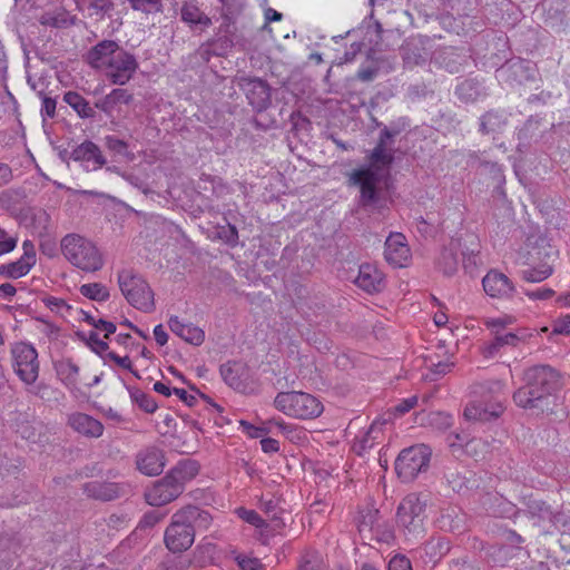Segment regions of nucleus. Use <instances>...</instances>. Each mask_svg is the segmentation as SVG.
<instances>
[{"instance_id":"a18cd8bd","label":"nucleus","mask_w":570,"mask_h":570,"mask_svg":"<svg viewBox=\"0 0 570 570\" xmlns=\"http://www.w3.org/2000/svg\"><path fill=\"white\" fill-rule=\"evenodd\" d=\"M213 237L222 239L226 245L235 246L237 244L238 233L235 226L227 224L215 228Z\"/></svg>"},{"instance_id":"393cba45","label":"nucleus","mask_w":570,"mask_h":570,"mask_svg":"<svg viewBox=\"0 0 570 570\" xmlns=\"http://www.w3.org/2000/svg\"><path fill=\"white\" fill-rule=\"evenodd\" d=\"M36 253L23 252V255L18 261L2 264L0 266V275L9 278H20L27 275L37 262Z\"/></svg>"},{"instance_id":"473e14b6","label":"nucleus","mask_w":570,"mask_h":570,"mask_svg":"<svg viewBox=\"0 0 570 570\" xmlns=\"http://www.w3.org/2000/svg\"><path fill=\"white\" fill-rule=\"evenodd\" d=\"M63 101L68 104L81 118H94L95 108L78 92L68 91L63 95Z\"/></svg>"},{"instance_id":"f3484780","label":"nucleus","mask_w":570,"mask_h":570,"mask_svg":"<svg viewBox=\"0 0 570 570\" xmlns=\"http://www.w3.org/2000/svg\"><path fill=\"white\" fill-rule=\"evenodd\" d=\"M136 465L145 475H158L163 472L165 466L164 453L155 446L146 448L137 453Z\"/></svg>"},{"instance_id":"e2e57ef3","label":"nucleus","mask_w":570,"mask_h":570,"mask_svg":"<svg viewBox=\"0 0 570 570\" xmlns=\"http://www.w3.org/2000/svg\"><path fill=\"white\" fill-rule=\"evenodd\" d=\"M407 245L406 237L402 233H391L385 240L387 249H397Z\"/></svg>"},{"instance_id":"7ed1b4c3","label":"nucleus","mask_w":570,"mask_h":570,"mask_svg":"<svg viewBox=\"0 0 570 570\" xmlns=\"http://www.w3.org/2000/svg\"><path fill=\"white\" fill-rule=\"evenodd\" d=\"M11 366L14 374L27 386H32L29 392L43 399V392L48 389L46 384L35 386L40 372V362L36 347L28 342H16L10 348Z\"/></svg>"},{"instance_id":"dca6fc26","label":"nucleus","mask_w":570,"mask_h":570,"mask_svg":"<svg viewBox=\"0 0 570 570\" xmlns=\"http://www.w3.org/2000/svg\"><path fill=\"white\" fill-rule=\"evenodd\" d=\"M119 47L114 40L99 41L86 53L85 60L94 69L105 71Z\"/></svg>"},{"instance_id":"0e129e2a","label":"nucleus","mask_w":570,"mask_h":570,"mask_svg":"<svg viewBox=\"0 0 570 570\" xmlns=\"http://www.w3.org/2000/svg\"><path fill=\"white\" fill-rule=\"evenodd\" d=\"M478 263H479L478 253H475V252L462 253V266L466 273L472 274L474 272V269L476 268Z\"/></svg>"},{"instance_id":"412c9836","label":"nucleus","mask_w":570,"mask_h":570,"mask_svg":"<svg viewBox=\"0 0 570 570\" xmlns=\"http://www.w3.org/2000/svg\"><path fill=\"white\" fill-rule=\"evenodd\" d=\"M169 330L185 342L199 346L205 341V332L193 325L184 323L178 316H170L168 320Z\"/></svg>"},{"instance_id":"79ce46f5","label":"nucleus","mask_w":570,"mask_h":570,"mask_svg":"<svg viewBox=\"0 0 570 570\" xmlns=\"http://www.w3.org/2000/svg\"><path fill=\"white\" fill-rule=\"evenodd\" d=\"M131 9L146 14L161 13L164 10L163 0H128Z\"/></svg>"},{"instance_id":"864d4df0","label":"nucleus","mask_w":570,"mask_h":570,"mask_svg":"<svg viewBox=\"0 0 570 570\" xmlns=\"http://www.w3.org/2000/svg\"><path fill=\"white\" fill-rule=\"evenodd\" d=\"M429 424L438 430H446L452 425V416L443 412L429 414Z\"/></svg>"},{"instance_id":"9b49d317","label":"nucleus","mask_w":570,"mask_h":570,"mask_svg":"<svg viewBox=\"0 0 570 570\" xmlns=\"http://www.w3.org/2000/svg\"><path fill=\"white\" fill-rule=\"evenodd\" d=\"M400 50L407 67L421 66L429 59L432 60L434 52L431 39L420 35L407 38Z\"/></svg>"},{"instance_id":"8fccbe9b","label":"nucleus","mask_w":570,"mask_h":570,"mask_svg":"<svg viewBox=\"0 0 570 570\" xmlns=\"http://www.w3.org/2000/svg\"><path fill=\"white\" fill-rule=\"evenodd\" d=\"M529 511L531 514L539 517L541 520H548L549 522L553 521V512L550 507L542 501H532L529 504Z\"/></svg>"},{"instance_id":"603ef678","label":"nucleus","mask_w":570,"mask_h":570,"mask_svg":"<svg viewBox=\"0 0 570 570\" xmlns=\"http://www.w3.org/2000/svg\"><path fill=\"white\" fill-rule=\"evenodd\" d=\"M88 242L78 234H68L61 239V249H86Z\"/></svg>"},{"instance_id":"a878e982","label":"nucleus","mask_w":570,"mask_h":570,"mask_svg":"<svg viewBox=\"0 0 570 570\" xmlns=\"http://www.w3.org/2000/svg\"><path fill=\"white\" fill-rule=\"evenodd\" d=\"M38 21L43 27L62 29L72 26L76 21V16L71 14L67 9L59 7L45 11Z\"/></svg>"},{"instance_id":"c756f323","label":"nucleus","mask_w":570,"mask_h":570,"mask_svg":"<svg viewBox=\"0 0 570 570\" xmlns=\"http://www.w3.org/2000/svg\"><path fill=\"white\" fill-rule=\"evenodd\" d=\"M177 512L181 514L185 522H187L188 525H190L194 533L196 530L207 529L212 522L210 514L207 511L202 510L200 508L195 505L185 507Z\"/></svg>"},{"instance_id":"aec40b11","label":"nucleus","mask_w":570,"mask_h":570,"mask_svg":"<svg viewBox=\"0 0 570 570\" xmlns=\"http://www.w3.org/2000/svg\"><path fill=\"white\" fill-rule=\"evenodd\" d=\"M67 424L77 433L97 439L104 433V425L100 421L95 417L81 413L75 412L68 415Z\"/></svg>"},{"instance_id":"1a4fd4ad","label":"nucleus","mask_w":570,"mask_h":570,"mask_svg":"<svg viewBox=\"0 0 570 570\" xmlns=\"http://www.w3.org/2000/svg\"><path fill=\"white\" fill-rule=\"evenodd\" d=\"M138 67L136 57L119 47L105 73L112 83L122 86L132 78Z\"/></svg>"},{"instance_id":"6e6d98bb","label":"nucleus","mask_w":570,"mask_h":570,"mask_svg":"<svg viewBox=\"0 0 570 570\" xmlns=\"http://www.w3.org/2000/svg\"><path fill=\"white\" fill-rule=\"evenodd\" d=\"M298 570H322L320 558L316 553H306L298 563Z\"/></svg>"},{"instance_id":"6ab92c4d","label":"nucleus","mask_w":570,"mask_h":570,"mask_svg":"<svg viewBox=\"0 0 570 570\" xmlns=\"http://www.w3.org/2000/svg\"><path fill=\"white\" fill-rule=\"evenodd\" d=\"M219 372L228 386L243 393L246 392L248 387V370L245 364L237 361H229L220 365Z\"/></svg>"},{"instance_id":"39448f33","label":"nucleus","mask_w":570,"mask_h":570,"mask_svg":"<svg viewBox=\"0 0 570 570\" xmlns=\"http://www.w3.org/2000/svg\"><path fill=\"white\" fill-rule=\"evenodd\" d=\"M275 407L287 416L311 420L320 416L324 406L314 395L305 392H279L274 400Z\"/></svg>"},{"instance_id":"bb28decb","label":"nucleus","mask_w":570,"mask_h":570,"mask_svg":"<svg viewBox=\"0 0 570 570\" xmlns=\"http://www.w3.org/2000/svg\"><path fill=\"white\" fill-rule=\"evenodd\" d=\"M502 411L503 407L500 403H495L489 410L480 402H471L464 409L463 415L468 421L488 422L499 417Z\"/></svg>"},{"instance_id":"de8ad7c7","label":"nucleus","mask_w":570,"mask_h":570,"mask_svg":"<svg viewBox=\"0 0 570 570\" xmlns=\"http://www.w3.org/2000/svg\"><path fill=\"white\" fill-rule=\"evenodd\" d=\"M508 70H510L513 76L518 77L520 82L522 80H532L534 78L533 68L525 61L513 62L509 66Z\"/></svg>"},{"instance_id":"e433bc0d","label":"nucleus","mask_w":570,"mask_h":570,"mask_svg":"<svg viewBox=\"0 0 570 570\" xmlns=\"http://www.w3.org/2000/svg\"><path fill=\"white\" fill-rule=\"evenodd\" d=\"M58 377L66 386H73L78 380L79 367L70 360H62L55 364Z\"/></svg>"},{"instance_id":"09e8293b","label":"nucleus","mask_w":570,"mask_h":570,"mask_svg":"<svg viewBox=\"0 0 570 570\" xmlns=\"http://www.w3.org/2000/svg\"><path fill=\"white\" fill-rule=\"evenodd\" d=\"M281 500L275 495H263L261 499V509L273 520H281L278 517Z\"/></svg>"},{"instance_id":"a19ab883","label":"nucleus","mask_w":570,"mask_h":570,"mask_svg":"<svg viewBox=\"0 0 570 570\" xmlns=\"http://www.w3.org/2000/svg\"><path fill=\"white\" fill-rule=\"evenodd\" d=\"M129 395L131 401L147 413H154L158 409L154 397L139 389H129Z\"/></svg>"},{"instance_id":"ddd939ff","label":"nucleus","mask_w":570,"mask_h":570,"mask_svg":"<svg viewBox=\"0 0 570 570\" xmlns=\"http://www.w3.org/2000/svg\"><path fill=\"white\" fill-rule=\"evenodd\" d=\"M482 286L488 296L497 299H511L517 292L513 282L498 269H490L484 275Z\"/></svg>"},{"instance_id":"20e7f679","label":"nucleus","mask_w":570,"mask_h":570,"mask_svg":"<svg viewBox=\"0 0 570 570\" xmlns=\"http://www.w3.org/2000/svg\"><path fill=\"white\" fill-rule=\"evenodd\" d=\"M428 507V494L409 493L396 509V524L406 535L414 538L424 533L425 510Z\"/></svg>"},{"instance_id":"2eb2a0df","label":"nucleus","mask_w":570,"mask_h":570,"mask_svg":"<svg viewBox=\"0 0 570 570\" xmlns=\"http://www.w3.org/2000/svg\"><path fill=\"white\" fill-rule=\"evenodd\" d=\"M70 158L73 161L81 163L83 169L87 171L97 170L107 163L100 148L90 140L78 145L71 151Z\"/></svg>"},{"instance_id":"37998d69","label":"nucleus","mask_w":570,"mask_h":570,"mask_svg":"<svg viewBox=\"0 0 570 570\" xmlns=\"http://www.w3.org/2000/svg\"><path fill=\"white\" fill-rule=\"evenodd\" d=\"M384 259L393 268L407 267L412 262L411 252H383Z\"/></svg>"},{"instance_id":"f704fd0d","label":"nucleus","mask_w":570,"mask_h":570,"mask_svg":"<svg viewBox=\"0 0 570 570\" xmlns=\"http://www.w3.org/2000/svg\"><path fill=\"white\" fill-rule=\"evenodd\" d=\"M483 94V88L479 81L474 79H465L455 88V95L463 102L475 101Z\"/></svg>"},{"instance_id":"5fc2aeb1","label":"nucleus","mask_w":570,"mask_h":570,"mask_svg":"<svg viewBox=\"0 0 570 570\" xmlns=\"http://www.w3.org/2000/svg\"><path fill=\"white\" fill-rule=\"evenodd\" d=\"M444 476L449 485L455 492H460L466 487V478L456 471L448 470Z\"/></svg>"},{"instance_id":"c9c22d12","label":"nucleus","mask_w":570,"mask_h":570,"mask_svg":"<svg viewBox=\"0 0 570 570\" xmlns=\"http://www.w3.org/2000/svg\"><path fill=\"white\" fill-rule=\"evenodd\" d=\"M380 512L376 509L366 508L358 512V517L356 519L357 530L363 535L365 532H370L371 534L377 529L380 525Z\"/></svg>"},{"instance_id":"4c0bfd02","label":"nucleus","mask_w":570,"mask_h":570,"mask_svg":"<svg viewBox=\"0 0 570 570\" xmlns=\"http://www.w3.org/2000/svg\"><path fill=\"white\" fill-rule=\"evenodd\" d=\"M505 384L501 380H489L473 385V393L481 397H494L503 394Z\"/></svg>"},{"instance_id":"4d7b16f0","label":"nucleus","mask_w":570,"mask_h":570,"mask_svg":"<svg viewBox=\"0 0 570 570\" xmlns=\"http://www.w3.org/2000/svg\"><path fill=\"white\" fill-rule=\"evenodd\" d=\"M523 293L531 301H548L556 294V292L550 287L525 289Z\"/></svg>"},{"instance_id":"58836bf2","label":"nucleus","mask_w":570,"mask_h":570,"mask_svg":"<svg viewBox=\"0 0 570 570\" xmlns=\"http://www.w3.org/2000/svg\"><path fill=\"white\" fill-rule=\"evenodd\" d=\"M79 292L88 299L96 302H106L110 294L108 288L101 283H88L79 287Z\"/></svg>"},{"instance_id":"a211bd4d","label":"nucleus","mask_w":570,"mask_h":570,"mask_svg":"<svg viewBox=\"0 0 570 570\" xmlns=\"http://www.w3.org/2000/svg\"><path fill=\"white\" fill-rule=\"evenodd\" d=\"M520 342L521 336L518 333L495 331L493 340L484 342L479 350L484 358L490 360L498 356L507 347H517Z\"/></svg>"},{"instance_id":"5701e85b","label":"nucleus","mask_w":570,"mask_h":570,"mask_svg":"<svg viewBox=\"0 0 570 570\" xmlns=\"http://www.w3.org/2000/svg\"><path fill=\"white\" fill-rule=\"evenodd\" d=\"M432 61L445 68L449 72L455 73L460 71L465 61V56L454 47H444L433 52Z\"/></svg>"},{"instance_id":"4468645a","label":"nucleus","mask_w":570,"mask_h":570,"mask_svg":"<svg viewBox=\"0 0 570 570\" xmlns=\"http://www.w3.org/2000/svg\"><path fill=\"white\" fill-rule=\"evenodd\" d=\"M242 89L246 94L249 105L256 111H263L271 105V87L259 78H243Z\"/></svg>"},{"instance_id":"2f4dec72","label":"nucleus","mask_w":570,"mask_h":570,"mask_svg":"<svg viewBox=\"0 0 570 570\" xmlns=\"http://www.w3.org/2000/svg\"><path fill=\"white\" fill-rule=\"evenodd\" d=\"M85 490L89 495L102 501H111L119 494V489L115 483L89 482Z\"/></svg>"},{"instance_id":"ea45409f","label":"nucleus","mask_w":570,"mask_h":570,"mask_svg":"<svg viewBox=\"0 0 570 570\" xmlns=\"http://www.w3.org/2000/svg\"><path fill=\"white\" fill-rule=\"evenodd\" d=\"M436 265L440 272L445 276H452L459 268V256L456 252H441L436 259Z\"/></svg>"},{"instance_id":"49530a36","label":"nucleus","mask_w":570,"mask_h":570,"mask_svg":"<svg viewBox=\"0 0 570 570\" xmlns=\"http://www.w3.org/2000/svg\"><path fill=\"white\" fill-rule=\"evenodd\" d=\"M234 26L233 21L229 17H224L223 22L219 27V32H223L224 36L219 37L218 39L214 40V43L220 42V46L223 49L227 50L233 47V40L230 36L234 33Z\"/></svg>"},{"instance_id":"7c9ffc66","label":"nucleus","mask_w":570,"mask_h":570,"mask_svg":"<svg viewBox=\"0 0 570 570\" xmlns=\"http://www.w3.org/2000/svg\"><path fill=\"white\" fill-rule=\"evenodd\" d=\"M385 424V421H374L371 426L368 428L367 432L357 440L353 448L357 452V454H362L363 452L372 449L376 443L380 442L382 435H383V426Z\"/></svg>"},{"instance_id":"338daca9","label":"nucleus","mask_w":570,"mask_h":570,"mask_svg":"<svg viewBox=\"0 0 570 570\" xmlns=\"http://www.w3.org/2000/svg\"><path fill=\"white\" fill-rule=\"evenodd\" d=\"M88 344L96 353L99 354L108 350V344L105 341H102L99 337V335L94 331H91L88 335Z\"/></svg>"},{"instance_id":"052dcab7","label":"nucleus","mask_w":570,"mask_h":570,"mask_svg":"<svg viewBox=\"0 0 570 570\" xmlns=\"http://www.w3.org/2000/svg\"><path fill=\"white\" fill-rule=\"evenodd\" d=\"M163 518H164L163 513H160L158 511H149L144 514L142 519L139 522L138 528H140V529L153 528L160 520H163Z\"/></svg>"},{"instance_id":"cd10ccee","label":"nucleus","mask_w":570,"mask_h":570,"mask_svg":"<svg viewBox=\"0 0 570 570\" xmlns=\"http://www.w3.org/2000/svg\"><path fill=\"white\" fill-rule=\"evenodd\" d=\"M180 19L189 27L203 26L209 27L212 19L205 14L196 0H186L180 8Z\"/></svg>"},{"instance_id":"f03ea898","label":"nucleus","mask_w":570,"mask_h":570,"mask_svg":"<svg viewBox=\"0 0 570 570\" xmlns=\"http://www.w3.org/2000/svg\"><path fill=\"white\" fill-rule=\"evenodd\" d=\"M399 134L384 127L380 132L379 141L370 156V166L354 170L351 180L361 190L360 203L362 206H371L377 200V186L384 176L383 169H387L394 160L393 151L389 148L390 141Z\"/></svg>"},{"instance_id":"bf43d9fd","label":"nucleus","mask_w":570,"mask_h":570,"mask_svg":"<svg viewBox=\"0 0 570 570\" xmlns=\"http://www.w3.org/2000/svg\"><path fill=\"white\" fill-rule=\"evenodd\" d=\"M387 570H412V564L405 556L396 554L390 560Z\"/></svg>"},{"instance_id":"3c124183","label":"nucleus","mask_w":570,"mask_h":570,"mask_svg":"<svg viewBox=\"0 0 570 570\" xmlns=\"http://www.w3.org/2000/svg\"><path fill=\"white\" fill-rule=\"evenodd\" d=\"M237 514L245 522H247L258 529L267 527V523L265 522V520L255 510H247L245 508H239V509H237Z\"/></svg>"},{"instance_id":"6e6552de","label":"nucleus","mask_w":570,"mask_h":570,"mask_svg":"<svg viewBox=\"0 0 570 570\" xmlns=\"http://www.w3.org/2000/svg\"><path fill=\"white\" fill-rule=\"evenodd\" d=\"M195 534L190 525L178 512L171 517V522L165 531V544L171 552H183L191 547Z\"/></svg>"},{"instance_id":"9d476101","label":"nucleus","mask_w":570,"mask_h":570,"mask_svg":"<svg viewBox=\"0 0 570 570\" xmlns=\"http://www.w3.org/2000/svg\"><path fill=\"white\" fill-rule=\"evenodd\" d=\"M533 254L540 255L541 252H517L515 264L522 267L519 274L523 281L540 283L553 274V266L547 261L535 264L540 257H534Z\"/></svg>"},{"instance_id":"680f3d73","label":"nucleus","mask_w":570,"mask_h":570,"mask_svg":"<svg viewBox=\"0 0 570 570\" xmlns=\"http://www.w3.org/2000/svg\"><path fill=\"white\" fill-rule=\"evenodd\" d=\"M110 96L112 97L116 106L129 105L134 99L132 94H130L127 89H122V88L114 89L110 92Z\"/></svg>"},{"instance_id":"0eeeda50","label":"nucleus","mask_w":570,"mask_h":570,"mask_svg":"<svg viewBox=\"0 0 570 570\" xmlns=\"http://www.w3.org/2000/svg\"><path fill=\"white\" fill-rule=\"evenodd\" d=\"M431 451L429 446L419 444L404 449L395 461V471L403 482L413 481L429 468Z\"/></svg>"},{"instance_id":"423d86ee","label":"nucleus","mask_w":570,"mask_h":570,"mask_svg":"<svg viewBox=\"0 0 570 570\" xmlns=\"http://www.w3.org/2000/svg\"><path fill=\"white\" fill-rule=\"evenodd\" d=\"M118 285L126 301L135 308L151 313L155 311V295L149 284L132 269L118 273Z\"/></svg>"},{"instance_id":"c85d7f7f","label":"nucleus","mask_w":570,"mask_h":570,"mask_svg":"<svg viewBox=\"0 0 570 570\" xmlns=\"http://www.w3.org/2000/svg\"><path fill=\"white\" fill-rule=\"evenodd\" d=\"M508 125V116L503 111L490 110L480 118V131L483 135H498Z\"/></svg>"},{"instance_id":"69168bd1","label":"nucleus","mask_w":570,"mask_h":570,"mask_svg":"<svg viewBox=\"0 0 570 570\" xmlns=\"http://www.w3.org/2000/svg\"><path fill=\"white\" fill-rule=\"evenodd\" d=\"M417 401L419 399L416 395L403 399L399 404L394 406V412L399 415H404L417 404Z\"/></svg>"},{"instance_id":"13d9d810","label":"nucleus","mask_w":570,"mask_h":570,"mask_svg":"<svg viewBox=\"0 0 570 570\" xmlns=\"http://www.w3.org/2000/svg\"><path fill=\"white\" fill-rule=\"evenodd\" d=\"M18 236L16 233L6 230L0 226V249H14Z\"/></svg>"},{"instance_id":"774afa93","label":"nucleus","mask_w":570,"mask_h":570,"mask_svg":"<svg viewBox=\"0 0 570 570\" xmlns=\"http://www.w3.org/2000/svg\"><path fill=\"white\" fill-rule=\"evenodd\" d=\"M375 538L380 542H390L394 535L393 531L387 525L380 524L377 529L371 534V539Z\"/></svg>"},{"instance_id":"72a5a7b5","label":"nucleus","mask_w":570,"mask_h":570,"mask_svg":"<svg viewBox=\"0 0 570 570\" xmlns=\"http://www.w3.org/2000/svg\"><path fill=\"white\" fill-rule=\"evenodd\" d=\"M199 472V465L196 461L185 460L180 461L174 466L169 473L173 478L184 488L185 483L195 478Z\"/></svg>"},{"instance_id":"b1692460","label":"nucleus","mask_w":570,"mask_h":570,"mask_svg":"<svg viewBox=\"0 0 570 570\" xmlns=\"http://www.w3.org/2000/svg\"><path fill=\"white\" fill-rule=\"evenodd\" d=\"M66 258L77 268L91 273L104 266L100 252H66Z\"/></svg>"},{"instance_id":"4be33fe9","label":"nucleus","mask_w":570,"mask_h":570,"mask_svg":"<svg viewBox=\"0 0 570 570\" xmlns=\"http://www.w3.org/2000/svg\"><path fill=\"white\" fill-rule=\"evenodd\" d=\"M355 284L367 293L380 292L384 286L382 273L372 264H362Z\"/></svg>"},{"instance_id":"f257e3e1","label":"nucleus","mask_w":570,"mask_h":570,"mask_svg":"<svg viewBox=\"0 0 570 570\" xmlns=\"http://www.w3.org/2000/svg\"><path fill=\"white\" fill-rule=\"evenodd\" d=\"M523 385L513 393L514 403L522 409L549 410L550 400L561 390V374L550 365H534L523 373Z\"/></svg>"},{"instance_id":"c03bdc74","label":"nucleus","mask_w":570,"mask_h":570,"mask_svg":"<svg viewBox=\"0 0 570 570\" xmlns=\"http://www.w3.org/2000/svg\"><path fill=\"white\" fill-rule=\"evenodd\" d=\"M464 451L468 455L475 460L483 459L485 453L489 451V443L482 439H470L466 441Z\"/></svg>"},{"instance_id":"f8f14e48","label":"nucleus","mask_w":570,"mask_h":570,"mask_svg":"<svg viewBox=\"0 0 570 570\" xmlns=\"http://www.w3.org/2000/svg\"><path fill=\"white\" fill-rule=\"evenodd\" d=\"M183 491V487L168 472L146 490L145 499L149 505L161 507L177 499Z\"/></svg>"}]
</instances>
